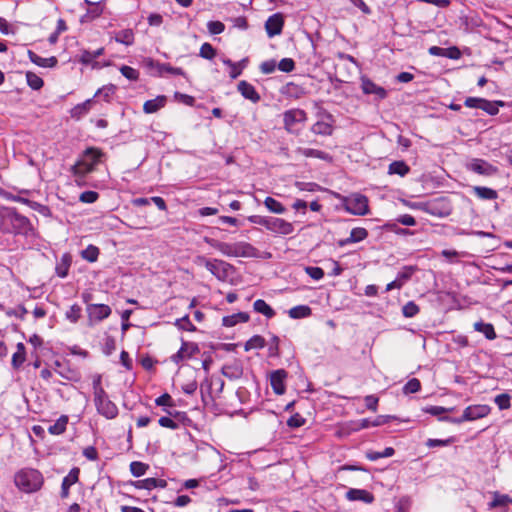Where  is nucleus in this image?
Instances as JSON below:
<instances>
[{
    "mask_svg": "<svg viewBox=\"0 0 512 512\" xmlns=\"http://www.w3.org/2000/svg\"><path fill=\"white\" fill-rule=\"evenodd\" d=\"M120 72L125 78H127L128 80H131V81H135L139 77V72L130 66H126V65L122 66L120 68Z\"/></svg>",
    "mask_w": 512,
    "mask_h": 512,
    "instance_id": "nucleus-56",
    "label": "nucleus"
},
{
    "mask_svg": "<svg viewBox=\"0 0 512 512\" xmlns=\"http://www.w3.org/2000/svg\"><path fill=\"white\" fill-rule=\"evenodd\" d=\"M101 380H102L101 375H97L93 379V383L92 384H93V395H94V397L98 396V395H102L104 392H106L104 390V388L102 387V385H101Z\"/></svg>",
    "mask_w": 512,
    "mask_h": 512,
    "instance_id": "nucleus-64",
    "label": "nucleus"
},
{
    "mask_svg": "<svg viewBox=\"0 0 512 512\" xmlns=\"http://www.w3.org/2000/svg\"><path fill=\"white\" fill-rule=\"evenodd\" d=\"M253 308L257 313L263 314L267 318H272L275 311L264 300L258 299L254 302Z\"/></svg>",
    "mask_w": 512,
    "mask_h": 512,
    "instance_id": "nucleus-33",
    "label": "nucleus"
},
{
    "mask_svg": "<svg viewBox=\"0 0 512 512\" xmlns=\"http://www.w3.org/2000/svg\"><path fill=\"white\" fill-rule=\"evenodd\" d=\"M311 308L307 305H298L295 307H292L288 311V315L292 319H301L306 318L311 315Z\"/></svg>",
    "mask_w": 512,
    "mask_h": 512,
    "instance_id": "nucleus-30",
    "label": "nucleus"
},
{
    "mask_svg": "<svg viewBox=\"0 0 512 512\" xmlns=\"http://www.w3.org/2000/svg\"><path fill=\"white\" fill-rule=\"evenodd\" d=\"M28 57L32 63L43 68H52L55 67L58 63L57 58L54 56L43 58L31 50H28Z\"/></svg>",
    "mask_w": 512,
    "mask_h": 512,
    "instance_id": "nucleus-23",
    "label": "nucleus"
},
{
    "mask_svg": "<svg viewBox=\"0 0 512 512\" xmlns=\"http://www.w3.org/2000/svg\"><path fill=\"white\" fill-rule=\"evenodd\" d=\"M346 498L349 501H362L364 503H372L374 501V495L365 490V489H357V488H350L346 492Z\"/></svg>",
    "mask_w": 512,
    "mask_h": 512,
    "instance_id": "nucleus-19",
    "label": "nucleus"
},
{
    "mask_svg": "<svg viewBox=\"0 0 512 512\" xmlns=\"http://www.w3.org/2000/svg\"><path fill=\"white\" fill-rule=\"evenodd\" d=\"M15 485L25 493L38 491L44 482L42 474L36 469H22L14 477Z\"/></svg>",
    "mask_w": 512,
    "mask_h": 512,
    "instance_id": "nucleus-3",
    "label": "nucleus"
},
{
    "mask_svg": "<svg viewBox=\"0 0 512 512\" xmlns=\"http://www.w3.org/2000/svg\"><path fill=\"white\" fill-rule=\"evenodd\" d=\"M81 256L89 262H95L99 256V249L96 246L89 245L81 252Z\"/></svg>",
    "mask_w": 512,
    "mask_h": 512,
    "instance_id": "nucleus-49",
    "label": "nucleus"
},
{
    "mask_svg": "<svg viewBox=\"0 0 512 512\" xmlns=\"http://www.w3.org/2000/svg\"><path fill=\"white\" fill-rule=\"evenodd\" d=\"M307 114L302 109L287 110L283 114V122L286 130L290 131L296 123L305 122Z\"/></svg>",
    "mask_w": 512,
    "mask_h": 512,
    "instance_id": "nucleus-15",
    "label": "nucleus"
},
{
    "mask_svg": "<svg viewBox=\"0 0 512 512\" xmlns=\"http://www.w3.org/2000/svg\"><path fill=\"white\" fill-rule=\"evenodd\" d=\"M473 327L475 331L482 333L488 340H494L497 337L494 326L491 323H485L480 320L475 322Z\"/></svg>",
    "mask_w": 512,
    "mask_h": 512,
    "instance_id": "nucleus-25",
    "label": "nucleus"
},
{
    "mask_svg": "<svg viewBox=\"0 0 512 512\" xmlns=\"http://www.w3.org/2000/svg\"><path fill=\"white\" fill-rule=\"evenodd\" d=\"M147 65L151 68H155L158 76H163L166 73H169L172 75L185 76V72L183 71L182 68L173 67L168 63H159V62H155L152 59H149L147 61Z\"/></svg>",
    "mask_w": 512,
    "mask_h": 512,
    "instance_id": "nucleus-16",
    "label": "nucleus"
},
{
    "mask_svg": "<svg viewBox=\"0 0 512 512\" xmlns=\"http://www.w3.org/2000/svg\"><path fill=\"white\" fill-rule=\"evenodd\" d=\"M495 404L498 406L500 410H505L510 408V396L508 394H499L494 399Z\"/></svg>",
    "mask_w": 512,
    "mask_h": 512,
    "instance_id": "nucleus-55",
    "label": "nucleus"
},
{
    "mask_svg": "<svg viewBox=\"0 0 512 512\" xmlns=\"http://www.w3.org/2000/svg\"><path fill=\"white\" fill-rule=\"evenodd\" d=\"M175 325L184 331L194 332L196 331L195 325L190 321L189 316L185 315L182 318H179L175 321Z\"/></svg>",
    "mask_w": 512,
    "mask_h": 512,
    "instance_id": "nucleus-50",
    "label": "nucleus"
},
{
    "mask_svg": "<svg viewBox=\"0 0 512 512\" xmlns=\"http://www.w3.org/2000/svg\"><path fill=\"white\" fill-rule=\"evenodd\" d=\"M249 320V315L245 312H238L232 315L223 317L222 324L225 327H233L238 323H245Z\"/></svg>",
    "mask_w": 512,
    "mask_h": 512,
    "instance_id": "nucleus-28",
    "label": "nucleus"
},
{
    "mask_svg": "<svg viewBox=\"0 0 512 512\" xmlns=\"http://www.w3.org/2000/svg\"><path fill=\"white\" fill-rule=\"evenodd\" d=\"M421 389V383L417 378L410 379L403 387L404 394L416 393Z\"/></svg>",
    "mask_w": 512,
    "mask_h": 512,
    "instance_id": "nucleus-52",
    "label": "nucleus"
},
{
    "mask_svg": "<svg viewBox=\"0 0 512 512\" xmlns=\"http://www.w3.org/2000/svg\"><path fill=\"white\" fill-rule=\"evenodd\" d=\"M26 80H27V84L29 85V87L32 88L33 90H39L44 85L42 78L39 77L34 72L28 71L26 73Z\"/></svg>",
    "mask_w": 512,
    "mask_h": 512,
    "instance_id": "nucleus-44",
    "label": "nucleus"
},
{
    "mask_svg": "<svg viewBox=\"0 0 512 512\" xmlns=\"http://www.w3.org/2000/svg\"><path fill=\"white\" fill-rule=\"evenodd\" d=\"M296 187L301 191L313 192L320 189V186L311 182H296Z\"/></svg>",
    "mask_w": 512,
    "mask_h": 512,
    "instance_id": "nucleus-63",
    "label": "nucleus"
},
{
    "mask_svg": "<svg viewBox=\"0 0 512 512\" xmlns=\"http://www.w3.org/2000/svg\"><path fill=\"white\" fill-rule=\"evenodd\" d=\"M103 53H104V48H99V49L94 50V51L84 50V51L81 53L80 61H81L83 64H90V63H92L96 58H98L99 56H101Z\"/></svg>",
    "mask_w": 512,
    "mask_h": 512,
    "instance_id": "nucleus-39",
    "label": "nucleus"
},
{
    "mask_svg": "<svg viewBox=\"0 0 512 512\" xmlns=\"http://www.w3.org/2000/svg\"><path fill=\"white\" fill-rule=\"evenodd\" d=\"M419 310V306L414 301H409L402 307V314L406 318H412L419 313Z\"/></svg>",
    "mask_w": 512,
    "mask_h": 512,
    "instance_id": "nucleus-48",
    "label": "nucleus"
},
{
    "mask_svg": "<svg viewBox=\"0 0 512 512\" xmlns=\"http://www.w3.org/2000/svg\"><path fill=\"white\" fill-rule=\"evenodd\" d=\"M0 230L4 233L29 236L33 229L27 217L13 208H3L0 210Z\"/></svg>",
    "mask_w": 512,
    "mask_h": 512,
    "instance_id": "nucleus-1",
    "label": "nucleus"
},
{
    "mask_svg": "<svg viewBox=\"0 0 512 512\" xmlns=\"http://www.w3.org/2000/svg\"><path fill=\"white\" fill-rule=\"evenodd\" d=\"M199 352V347L196 343L187 342L182 340L180 349L173 354L170 359L173 363L179 364L180 362L192 358Z\"/></svg>",
    "mask_w": 512,
    "mask_h": 512,
    "instance_id": "nucleus-11",
    "label": "nucleus"
},
{
    "mask_svg": "<svg viewBox=\"0 0 512 512\" xmlns=\"http://www.w3.org/2000/svg\"><path fill=\"white\" fill-rule=\"evenodd\" d=\"M493 500L488 504L489 509H495L498 507H505L512 504V497L507 494H501L499 492H493Z\"/></svg>",
    "mask_w": 512,
    "mask_h": 512,
    "instance_id": "nucleus-29",
    "label": "nucleus"
},
{
    "mask_svg": "<svg viewBox=\"0 0 512 512\" xmlns=\"http://www.w3.org/2000/svg\"><path fill=\"white\" fill-rule=\"evenodd\" d=\"M86 310L90 321H102L111 314V308L106 304H88Z\"/></svg>",
    "mask_w": 512,
    "mask_h": 512,
    "instance_id": "nucleus-14",
    "label": "nucleus"
},
{
    "mask_svg": "<svg viewBox=\"0 0 512 512\" xmlns=\"http://www.w3.org/2000/svg\"><path fill=\"white\" fill-rule=\"evenodd\" d=\"M284 18L281 13L271 15L265 22V30L268 37L272 38L282 33Z\"/></svg>",
    "mask_w": 512,
    "mask_h": 512,
    "instance_id": "nucleus-13",
    "label": "nucleus"
},
{
    "mask_svg": "<svg viewBox=\"0 0 512 512\" xmlns=\"http://www.w3.org/2000/svg\"><path fill=\"white\" fill-rule=\"evenodd\" d=\"M305 271L314 280H321L324 277V271L320 267L308 266Z\"/></svg>",
    "mask_w": 512,
    "mask_h": 512,
    "instance_id": "nucleus-58",
    "label": "nucleus"
},
{
    "mask_svg": "<svg viewBox=\"0 0 512 512\" xmlns=\"http://www.w3.org/2000/svg\"><path fill=\"white\" fill-rule=\"evenodd\" d=\"M199 55L202 57V58H205V59H212L215 57L216 55V50L214 49V47L209 44V43H204L202 44V46L200 47V52H199Z\"/></svg>",
    "mask_w": 512,
    "mask_h": 512,
    "instance_id": "nucleus-54",
    "label": "nucleus"
},
{
    "mask_svg": "<svg viewBox=\"0 0 512 512\" xmlns=\"http://www.w3.org/2000/svg\"><path fill=\"white\" fill-rule=\"evenodd\" d=\"M99 197V194L95 191H85L80 194L79 200L83 203H94Z\"/></svg>",
    "mask_w": 512,
    "mask_h": 512,
    "instance_id": "nucleus-60",
    "label": "nucleus"
},
{
    "mask_svg": "<svg viewBox=\"0 0 512 512\" xmlns=\"http://www.w3.org/2000/svg\"><path fill=\"white\" fill-rule=\"evenodd\" d=\"M237 88L244 98L252 101L253 103H257L260 101V95L256 91L255 87L247 81H240L237 85Z\"/></svg>",
    "mask_w": 512,
    "mask_h": 512,
    "instance_id": "nucleus-20",
    "label": "nucleus"
},
{
    "mask_svg": "<svg viewBox=\"0 0 512 512\" xmlns=\"http://www.w3.org/2000/svg\"><path fill=\"white\" fill-rule=\"evenodd\" d=\"M167 103V97L165 95H159L154 99L147 100L143 105V111L146 114L156 113L158 110L163 108Z\"/></svg>",
    "mask_w": 512,
    "mask_h": 512,
    "instance_id": "nucleus-22",
    "label": "nucleus"
},
{
    "mask_svg": "<svg viewBox=\"0 0 512 512\" xmlns=\"http://www.w3.org/2000/svg\"><path fill=\"white\" fill-rule=\"evenodd\" d=\"M264 205L270 212L275 214H284L286 212V208L282 205V203L273 197H266L264 200Z\"/></svg>",
    "mask_w": 512,
    "mask_h": 512,
    "instance_id": "nucleus-35",
    "label": "nucleus"
},
{
    "mask_svg": "<svg viewBox=\"0 0 512 512\" xmlns=\"http://www.w3.org/2000/svg\"><path fill=\"white\" fill-rule=\"evenodd\" d=\"M102 156L103 152L100 149L94 147L87 148L72 166V173L75 176L84 177L95 169Z\"/></svg>",
    "mask_w": 512,
    "mask_h": 512,
    "instance_id": "nucleus-4",
    "label": "nucleus"
},
{
    "mask_svg": "<svg viewBox=\"0 0 512 512\" xmlns=\"http://www.w3.org/2000/svg\"><path fill=\"white\" fill-rule=\"evenodd\" d=\"M267 229L280 235H290L294 232V226L292 223L285 219L275 217H270Z\"/></svg>",
    "mask_w": 512,
    "mask_h": 512,
    "instance_id": "nucleus-12",
    "label": "nucleus"
},
{
    "mask_svg": "<svg viewBox=\"0 0 512 512\" xmlns=\"http://www.w3.org/2000/svg\"><path fill=\"white\" fill-rule=\"evenodd\" d=\"M287 377V372L283 369L276 370L271 373L270 383L273 391L277 395H282L285 393V379Z\"/></svg>",
    "mask_w": 512,
    "mask_h": 512,
    "instance_id": "nucleus-17",
    "label": "nucleus"
},
{
    "mask_svg": "<svg viewBox=\"0 0 512 512\" xmlns=\"http://www.w3.org/2000/svg\"><path fill=\"white\" fill-rule=\"evenodd\" d=\"M472 191L473 194L481 200H495L498 198L497 191L489 187L474 186Z\"/></svg>",
    "mask_w": 512,
    "mask_h": 512,
    "instance_id": "nucleus-26",
    "label": "nucleus"
},
{
    "mask_svg": "<svg viewBox=\"0 0 512 512\" xmlns=\"http://www.w3.org/2000/svg\"><path fill=\"white\" fill-rule=\"evenodd\" d=\"M25 361V346L23 343L17 344V350L12 356V366L18 369Z\"/></svg>",
    "mask_w": 512,
    "mask_h": 512,
    "instance_id": "nucleus-38",
    "label": "nucleus"
},
{
    "mask_svg": "<svg viewBox=\"0 0 512 512\" xmlns=\"http://www.w3.org/2000/svg\"><path fill=\"white\" fill-rule=\"evenodd\" d=\"M491 412V408L488 405L484 404H476V405H470L465 408L463 411L462 416L452 418V417H445L440 418V421H446L454 424H461L466 421H474L477 419H481L486 417Z\"/></svg>",
    "mask_w": 512,
    "mask_h": 512,
    "instance_id": "nucleus-5",
    "label": "nucleus"
},
{
    "mask_svg": "<svg viewBox=\"0 0 512 512\" xmlns=\"http://www.w3.org/2000/svg\"><path fill=\"white\" fill-rule=\"evenodd\" d=\"M206 242L223 255L228 257L257 258L259 251L248 242L239 241L234 243L221 242L215 239L206 238Z\"/></svg>",
    "mask_w": 512,
    "mask_h": 512,
    "instance_id": "nucleus-2",
    "label": "nucleus"
},
{
    "mask_svg": "<svg viewBox=\"0 0 512 512\" xmlns=\"http://www.w3.org/2000/svg\"><path fill=\"white\" fill-rule=\"evenodd\" d=\"M79 475H80V469L77 467L72 468L69 471V473L63 478L61 485L70 488L72 485H74L75 483L78 482Z\"/></svg>",
    "mask_w": 512,
    "mask_h": 512,
    "instance_id": "nucleus-43",
    "label": "nucleus"
},
{
    "mask_svg": "<svg viewBox=\"0 0 512 512\" xmlns=\"http://www.w3.org/2000/svg\"><path fill=\"white\" fill-rule=\"evenodd\" d=\"M410 171L409 166L404 161H394L389 165V174L405 176Z\"/></svg>",
    "mask_w": 512,
    "mask_h": 512,
    "instance_id": "nucleus-36",
    "label": "nucleus"
},
{
    "mask_svg": "<svg viewBox=\"0 0 512 512\" xmlns=\"http://www.w3.org/2000/svg\"><path fill=\"white\" fill-rule=\"evenodd\" d=\"M68 423V417L66 415L60 416L57 421L50 425L48 432L52 435H61L65 432Z\"/></svg>",
    "mask_w": 512,
    "mask_h": 512,
    "instance_id": "nucleus-31",
    "label": "nucleus"
},
{
    "mask_svg": "<svg viewBox=\"0 0 512 512\" xmlns=\"http://www.w3.org/2000/svg\"><path fill=\"white\" fill-rule=\"evenodd\" d=\"M207 29L211 34H220L224 31L225 25L220 21H209L207 23Z\"/></svg>",
    "mask_w": 512,
    "mask_h": 512,
    "instance_id": "nucleus-59",
    "label": "nucleus"
},
{
    "mask_svg": "<svg viewBox=\"0 0 512 512\" xmlns=\"http://www.w3.org/2000/svg\"><path fill=\"white\" fill-rule=\"evenodd\" d=\"M361 88L364 94H375L379 99H384L387 96L386 90L375 84L369 78H361Z\"/></svg>",
    "mask_w": 512,
    "mask_h": 512,
    "instance_id": "nucleus-18",
    "label": "nucleus"
},
{
    "mask_svg": "<svg viewBox=\"0 0 512 512\" xmlns=\"http://www.w3.org/2000/svg\"><path fill=\"white\" fill-rule=\"evenodd\" d=\"M276 68H277V62L274 59H270V60L262 62L259 67L260 71L263 74H271V73L275 72Z\"/></svg>",
    "mask_w": 512,
    "mask_h": 512,
    "instance_id": "nucleus-57",
    "label": "nucleus"
},
{
    "mask_svg": "<svg viewBox=\"0 0 512 512\" xmlns=\"http://www.w3.org/2000/svg\"><path fill=\"white\" fill-rule=\"evenodd\" d=\"M368 236V231L362 227L353 228L350 232V236L345 240L341 241V245H347L351 243H358L363 241Z\"/></svg>",
    "mask_w": 512,
    "mask_h": 512,
    "instance_id": "nucleus-27",
    "label": "nucleus"
},
{
    "mask_svg": "<svg viewBox=\"0 0 512 512\" xmlns=\"http://www.w3.org/2000/svg\"><path fill=\"white\" fill-rule=\"evenodd\" d=\"M82 308L78 304H73L69 307V309L65 312L66 319L71 323H76L81 317Z\"/></svg>",
    "mask_w": 512,
    "mask_h": 512,
    "instance_id": "nucleus-42",
    "label": "nucleus"
},
{
    "mask_svg": "<svg viewBox=\"0 0 512 512\" xmlns=\"http://www.w3.org/2000/svg\"><path fill=\"white\" fill-rule=\"evenodd\" d=\"M199 262L202 263L205 268L219 281H226L233 270V266L231 264L219 259L209 260L201 257L199 258Z\"/></svg>",
    "mask_w": 512,
    "mask_h": 512,
    "instance_id": "nucleus-6",
    "label": "nucleus"
},
{
    "mask_svg": "<svg viewBox=\"0 0 512 512\" xmlns=\"http://www.w3.org/2000/svg\"><path fill=\"white\" fill-rule=\"evenodd\" d=\"M318 120L311 127V131L317 135H331L333 132V117L325 109L319 107L316 114Z\"/></svg>",
    "mask_w": 512,
    "mask_h": 512,
    "instance_id": "nucleus-8",
    "label": "nucleus"
},
{
    "mask_svg": "<svg viewBox=\"0 0 512 512\" xmlns=\"http://www.w3.org/2000/svg\"><path fill=\"white\" fill-rule=\"evenodd\" d=\"M305 424V419L298 413L292 415L288 420H287V425L290 427V428H298V427H301Z\"/></svg>",
    "mask_w": 512,
    "mask_h": 512,
    "instance_id": "nucleus-61",
    "label": "nucleus"
},
{
    "mask_svg": "<svg viewBox=\"0 0 512 512\" xmlns=\"http://www.w3.org/2000/svg\"><path fill=\"white\" fill-rule=\"evenodd\" d=\"M133 485L137 489H145L150 491L155 488H165L167 486V482L164 479L146 478L135 481Z\"/></svg>",
    "mask_w": 512,
    "mask_h": 512,
    "instance_id": "nucleus-21",
    "label": "nucleus"
},
{
    "mask_svg": "<svg viewBox=\"0 0 512 512\" xmlns=\"http://www.w3.org/2000/svg\"><path fill=\"white\" fill-rule=\"evenodd\" d=\"M418 270L417 266L407 265L404 266L397 274L396 279L403 286L407 281L411 279L413 274Z\"/></svg>",
    "mask_w": 512,
    "mask_h": 512,
    "instance_id": "nucleus-32",
    "label": "nucleus"
},
{
    "mask_svg": "<svg viewBox=\"0 0 512 512\" xmlns=\"http://www.w3.org/2000/svg\"><path fill=\"white\" fill-rule=\"evenodd\" d=\"M265 346V339L260 335H255L251 337L246 343H245V350L249 351L252 349H260Z\"/></svg>",
    "mask_w": 512,
    "mask_h": 512,
    "instance_id": "nucleus-47",
    "label": "nucleus"
},
{
    "mask_svg": "<svg viewBox=\"0 0 512 512\" xmlns=\"http://www.w3.org/2000/svg\"><path fill=\"white\" fill-rule=\"evenodd\" d=\"M277 68L285 73L292 72L295 69V62L292 58H283L277 63Z\"/></svg>",
    "mask_w": 512,
    "mask_h": 512,
    "instance_id": "nucleus-53",
    "label": "nucleus"
},
{
    "mask_svg": "<svg viewBox=\"0 0 512 512\" xmlns=\"http://www.w3.org/2000/svg\"><path fill=\"white\" fill-rule=\"evenodd\" d=\"M455 410L454 407L452 408H445L442 406H428L423 408V411L425 413L431 414L433 416H437L440 418H445L446 416H442L444 413L453 412Z\"/></svg>",
    "mask_w": 512,
    "mask_h": 512,
    "instance_id": "nucleus-45",
    "label": "nucleus"
},
{
    "mask_svg": "<svg viewBox=\"0 0 512 512\" xmlns=\"http://www.w3.org/2000/svg\"><path fill=\"white\" fill-rule=\"evenodd\" d=\"M97 412L107 419H114L118 415L117 406L109 399L106 392L94 397Z\"/></svg>",
    "mask_w": 512,
    "mask_h": 512,
    "instance_id": "nucleus-9",
    "label": "nucleus"
},
{
    "mask_svg": "<svg viewBox=\"0 0 512 512\" xmlns=\"http://www.w3.org/2000/svg\"><path fill=\"white\" fill-rule=\"evenodd\" d=\"M467 169L483 176H493L497 174L498 168L484 159L474 158L471 159L467 165Z\"/></svg>",
    "mask_w": 512,
    "mask_h": 512,
    "instance_id": "nucleus-10",
    "label": "nucleus"
},
{
    "mask_svg": "<svg viewBox=\"0 0 512 512\" xmlns=\"http://www.w3.org/2000/svg\"><path fill=\"white\" fill-rule=\"evenodd\" d=\"M72 257L69 253H65L61 256L55 267V272L60 278L68 276L69 269L71 267Z\"/></svg>",
    "mask_w": 512,
    "mask_h": 512,
    "instance_id": "nucleus-24",
    "label": "nucleus"
},
{
    "mask_svg": "<svg viewBox=\"0 0 512 512\" xmlns=\"http://www.w3.org/2000/svg\"><path fill=\"white\" fill-rule=\"evenodd\" d=\"M482 101H483V98L468 97V98H466L464 104L468 108H474V109H481L482 110Z\"/></svg>",
    "mask_w": 512,
    "mask_h": 512,
    "instance_id": "nucleus-62",
    "label": "nucleus"
},
{
    "mask_svg": "<svg viewBox=\"0 0 512 512\" xmlns=\"http://www.w3.org/2000/svg\"><path fill=\"white\" fill-rule=\"evenodd\" d=\"M345 210L352 215L363 216L369 212L368 199L362 194H352L344 198L343 201Z\"/></svg>",
    "mask_w": 512,
    "mask_h": 512,
    "instance_id": "nucleus-7",
    "label": "nucleus"
},
{
    "mask_svg": "<svg viewBox=\"0 0 512 512\" xmlns=\"http://www.w3.org/2000/svg\"><path fill=\"white\" fill-rule=\"evenodd\" d=\"M115 41L126 46H131L134 43V32L132 29H124L116 33Z\"/></svg>",
    "mask_w": 512,
    "mask_h": 512,
    "instance_id": "nucleus-34",
    "label": "nucleus"
},
{
    "mask_svg": "<svg viewBox=\"0 0 512 512\" xmlns=\"http://www.w3.org/2000/svg\"><path fill=\"white\" fill-rule=\"evenodd\" d=\"M499 106H503L502 101H489L483 98L482 110L489 115H496L499 112Z\"/></svg>",
    "mask_w": 512,
    "mask_h": 512,
    "instance_id": "nucleus-41",
    "label": "nucleus"
},
{
    "mask_svg": "<svg viewBox=\"0 0 512 512\" xmlns=\"http://www.w3.org/2000/svg\"><path fill=\"white\" fill-rule=\"evenodd\" d=\"M395 453V450L394 448L392 447H386L382 452H377V451H368L366 453V457L370 460V461H376L380 458H388V457H391L393 456Z\"/></svg>",
    "mask_w": 512,
    "mask_h": 512,
    "instance_id": "nucleus-40",
    "label": "nucleus"
},
{
    "mask_svg": "<svg viewBox=\"0 0 512 512\" xmlns=\"http://www.w3.org/2000/svg\"><path fill=\"white\" fill-rule=\"evenodd\" d=\"M299 153L305 157L318 158L322 160H329L331 157L324 151L312 148H299Z\"/></svg>",
    "mask_w": 512,
    "mask_h": 512,
    "instance_id": "nucleus-37",
    "label": "nucleus"
},
{
    "mask_svg": "<svg viewBox=\"0 0 512 512\" xmlns=\"http://www.w3.org/2000/svg\"><path fill=\"white\" fill-rule=\"evenodd\" d=\"M91 104H92V100L89 99L81 104L76 105L72 109V116L79 118V117L85 115L90 110Z\"/></svg>",
    "mask_w": 512,
    "mask_h": 512,
    "instance_id": "nucleus-51",
    "label": "nucleus"
},
{
    "mask_svg": "<svg viewBox=\"0 0 512 512\" xmlns=\"http://www.w3.org/2000/svg\"><path fill=\"white\" fill-rule=\"evenodd\" d=\"M148 469L149 465L143 462L133 461L130 463V472L134 477L143 476Z\"/></svg>",
    "mask_w": 512,
    "mask_h": 512,
    "instance_id": "nucleus-46",
    "label": "nucleus"
}]
</instances>
